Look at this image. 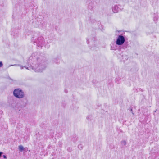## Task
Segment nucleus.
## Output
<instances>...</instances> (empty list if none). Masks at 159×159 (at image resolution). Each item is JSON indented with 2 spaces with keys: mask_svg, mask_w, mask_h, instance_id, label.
<instances>
[{
  "mask_svg": "<svg viewBox=\"0 0 159 159\" xmlns=\"http://www.w3.org/2000/svg\"><path fill=\"white\" fill-rule=\"evenodd\" d=\"M38 62H39L40 61V60L39 59H38L37 61ZM19 66L20 67V68L21 69H23V68H25L26 69H28L29 70H31V69H32L34 70V71L37 72H41L46 67V62H43V64H42V63H39L38 62L37 64H35L34 65L32 66L31 65L30 63V66L29 65H28V67H27L26 66H22L19 65H12L11 66Z\"/></svg>",
  "mask_w": 159,
  "mask_h": 159,
  "instance_id": "nucleus-1",
  "label": "nucleus"
},
{
  "mask_svg": "<svg viewBox=\"0 0 159 159\" xmlns=\"http://www.w3.org/2000/svg\"><path fill=\"white\" fill-rule=\"evenodd\" d=\"M13 94L15 97L19 98H22L24 96V94L23 91L19 89H16L14 90Z\"/></svg>",
  "mask_w": 159,
  "mask_h": 159,
  "instance_id": "nucleus-2",
  "label": "nucleus"
},
{
  "mask_svg": "<svg viewBox=\"0 0 159 159\" xmlns=\"http://www.w3.org/2000/svg\"><path fill=\"white\" fill-rule=\"evenodd\" d=\"M38 47H42L45 43L44 39L42 36L39 37L37 39L34 41Z\"/></svg>",
  "mask_w": 159,
  "mask_h": 159,
  "instance_id": "nucleus-3",
  "label": "nucleus"
},
{
  "mask_svg": "<svg viewBox=\"0 0 159 159\" xmlns=\"http://www.w3.org/2000/svg\"><path fill=\"white\" fill-rule=\"evenodd\" d=\"M125 42L124 37L121 35H119L117 39L116 44L119 45H122Z\"/></svg>",
  "mask_w": 159,
  "mask_h": 159,
  "instance_id": "nucleus-4",
  "label": "nucleus"
},
{
  "mask_svg": "<svg viewBox=\"0 0 159 159\" xmlns=\"http://www.w3.org/2000/svg\"><path fill=\"white\" fill-rule=\"evenodd\" d=\"M121 6L119 4H116L113 6L112 9L113 12L114 13H118L122 10Z\"/></svg>",
  "mask_w": 159,
  "mask_h": 159,
  "instance_id": "nucleus-5",
  "label": "nucleus"
},
{
  "mask_svg": "<svg viewBox=\"0 0 159 159\" xmlns=\"http://www.w3.org/2000/svg\"><path fill=\"white\" fill-rule=\"evenodd\" d=\"M33 58V57L32 56H31L30 57L29 59L28 60V63H30H30L31 64V65L33 66L35 64H37V63L38 62L37 61L38 59H39L40 60V61L39 62V63H42V64H43V62H45L41 60L40 59H37L36 61V60L35 59V62L34 61V63L32 62V59Z\"/></svg>",
  "mask_w": 159,
  "mask_h": 159,
  "instance_id": "nucleus-6",
  "label": "nucleus"
},
{
  "mask_svg": "<svg viewBox=\"0 0 159 159\" xmlns=\"http://www.w3.org/2000/svg\"><path fill=\"white\" fill-rule=\"evenodd\" d=\"M33 58V57L32 56H31L30 57L29 59L28 60V63H30H30L31 64V65L33 66L35 64H37V63L38 62L37 61L38 59H39L40 60V61L39 62V63H42V64H43V62H45L41 60L40 59H37L36 61V60L35 59V62L34 61V63L32 62V59Z\"/></svg>",
  "mask_w": 159,
  "mask_h": 159,
  "instance_id": "nucleus-7",
  "label": "nucleus"
},
{
  "mask_svg": "<svg viewBox=\"0 0 159 159\" xmlns=\"http://www.w3.org/2000/svg\"><path fill=\"white\" fill-rule=\"evenodd\" d=\"M45 25V23L44 21H42L40 22V24L39 25V26L41 29H43V26Z\"/></svg>",
  "mask_w": 159,
  "mask_h": 159,
  "instance_id": "nucleus-8",
  "label": "nucleus"
},
{
  "mask_svg": "<svg viewBox=\"0 0 159 159\" xmlns=\"http://www.w3.org/2000/svg\"><path fill=\"white\" fill-rule=\"evenodd\" d=\"M117 47L116 44H113L112 46H111V49L112 50H116L117 49Z\"/></svg>",
  "mask_w": 159,
  "mask_h": 159,
  "instance_id": "nucleus-9",
  "label": "nucleus"
},
{
  "mask_svg": "<svg viewBox=\"0 0 159 159\" xmlns=\"http://www.w3.org/2000/svg\"><path fill=\"white\" fill-rule=\"evenodd\" d=\"M19 149L20 151H22L24 150V148L22 145H20L19 146Z\"/></svg>",
  "mask_w": 159,
  "mask_h": 159,
  "instance_id": "nucleus-10",
  "label": "nucleus"
},
{
  "mask_svg": "<svg viewBox=\"0 0 159 159\" xmlns=\"http://www.w3.org/2000/svg\"><path fill=\"white\" fill-rule=\"evenodd\" d=\"M121 145L123 146H125L126 145V142L125 140H123L121 142Z\"/></svg>",
  "mask_w": 159,
  "mask_h": 159,
  "instance_id": "nucleus-11",
  "label": "nucleus"
},
{
  "mask_svg": "<svg viewBox=\"0 0 159 159\" xmlns=\"http://www.w3.org/2000/svg\"><path fill=\"white\" fill-rule=\"evenodd\" d=\"M78 148L80 150H82L83 149V146L82 144H79L78 146Z\"/></svg>",
  "mask_w": 159,
  "mask_h": 159,
  "instance_id": "nucleus-12",
  "label": "nucleus"
},
{
  "mask_svg": "<svg viewBox=\"0 0 159 159\" xmlns=\"http://www.w3.org/2000/svg\"><path fill=\"white\" fill-rule=\"evenodd\" d=\"M158 18L157 17H155L154 18V20H156V21L157 20Z\"/></svg>",
  "mask_w": 159,
  "mask_h": 159,
  "instance_id": "nucleus-13",
  "label": "nucleus"
},
{
  "mask_svg": "<svg viewBox=\"0 0 159 159\" xmlns=\"http://www.w3.org/2000/svg\"><path fill=\"white\" fill-rule=\"evenodd\" d=\"M3 65L2 63V62H0V67H1Z\"/></svg>",
  "mask_w": 159,
  "mask_h": 159,
  "instance_id": "nucleus-14",
  "label": "nucleus"
},
{
  "mask_svg": "<svg viewBox=\"0 0 159 159\" xmlns=\"http://www.w3.org/2000/svg\"><path fill=\"white\" fill-rule=\"evenodd\" d=\"M3 158H4L5 159H7V157H6V155H3Z\"/></svg>",
  "mask_w": 159,
  "mask_h": 159,
  "instance_id": "nucleus-15",
  "label": "nucleus"
},
{
  "mask_svg": "<svg viewBox=\"0 0 159 159\" xmlns=\"http://www.w3.org/2000/svg\"><path fill=\"white\" fill-rule=\"evenodd\" d=\"M3 153V152H0V157H1V155H2V154Z\"/></svg>",
  "mask_w": 159,
  "mask_h": 159,
  "instance_id": "nucleus-16",
  "label": "nucleus"
},
{
  "mask_svg": "<svg viewBox=\"0 0 159 159\" xmlns=\"http://www.w3.org/2000/svg\"><path fill=\"white\" fill-rule=\"evenodd\" d=\"M124 57L125 58V59H127V57L126 56H125Z\"/></svg>",
  "mask_w": 159,
  "mask_h": 159,
  "instance_id": "nucleus-17",
  "label": "nucleus"
},
{
  "mask_svg": "<svg viewBox=\"0 0 159 159\" xmlns=\"http://www.w3.org/2000/svg\"><path fill=\"white\" fill-rule=\"evenodd\" d=\"M90 116H88L87 117V119H89V117H90Z\"/></svg>",
  "mask_w": 159,
  "mask_h": 159,
  "instance_id": "nucleus-18",
  "label": "nucleus"
},
{
  "mask_svg": "<svg viewBox=\"0 0 159 159\" xmlns=\"http://www.w3.org/2000/svg\"><path fill=\"white\" fill-rule=\"evenodd\" d=\"M34 38H33L32 39V40H34Z\"/></svg>",
  "mask_w": 159,
  "mask_h": 159,
  "instance_id": "nucleus-19",
  "label": "nucleus"
},
{
  "mask_svg": "<svg viewBox=\"0 0 159 159\" xmlns=\"http://www.w3.org/2000/svg\"><path fill=\"white\" fill-rule=\"evenodd\" d=\"M131 111H132V109H131Z\"/></svg>",
  "mask_w": 159,
  "mask_h": 159,
  "instance_id": "nucleus-20",
  "label": "nucleus"
}]
</instances>
